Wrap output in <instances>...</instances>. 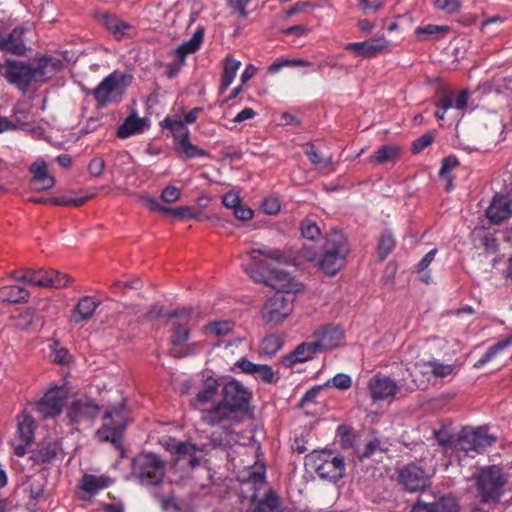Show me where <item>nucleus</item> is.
<instances>
[{
    "instance_id": "nucleus-1",
    "label": "nucleus",
    "mask_w": 512,
    "mask_h": 512,
    "mask_svg": "<svg viewBox=\"0 0 512 512\" xmlns=\"http://www.w3.org/2000/svg\"><path fill=\"white\" fill-rule=\"evenodd\" d=\"M240 481L250 484L254 490L251 496L253 512H282L280 498L272 489H266L263 497L259 496L260 490L266 486L264 464L256 463L253 467L243 471Z\"/></svg>"
},
{
    "instance_id": "nucleus-2",
    "label": "nucleus",
    "mask_w": 512,
    "mask_h": 512,
    "mask_svg": "<svg viewBox=\"0 0 512 512\" xmlns=\"http://www.w3.org/2000/svg\"><path fill=\"white\" fill-rule=\"evenodd\" d=\"M193 409L200 413V419L209 426L219 425L221 389L217 379L207 377L190 401Z\"/></svg>"
},
{
    "instance_id": "nucleus-3",
    "label": "nucleus",
    "mask_w": 512,
    "mask_h": 512,
    "mask_svg": "<svg viewBox=\"0 0 512 512\" xmlns=\"http://www.w3.org/2000/svg\"><path fill=\"white\" fill-rule=\"evenodd\" d=\"M252 394L240 382L232 380L221 388L219 425L233 421L239 413L248 410Z\"/></svg>"
},
{
    "instance_id": "nucleus-4",
    "label": "nucleus",
    "mask_w": 512,
    "mask_h": 512,
    "mask_svg": "<svg viewBox=\"0 0 512 512\" xmlns=\"http://www.w3.org/2000/svg\"><path fill=\"white\" fill-rule=\"evenodd\" d=\"M348 253L349 245L345 235L341 231L332 230L325 238L320 269L326 275L337 274L345 265Z\"/></svg>"
},
{
    "instance_id": "nucleus-5",
    "label": "nucleus",
    "mask_w": 512,
    "mask_h": 512,
    "mask_svg": "<svg viewBox=\"0 0 512 512\" xmlns=\"http://www.w3.org/2000/svg\"><path fill=\"white\" fill-rule=\"evenodd\" d=\"M475 481L482 502H498L505 492L508 476L500 466L492 465L481 468Z\"/></svg>"
},
{
    "instance_id": "nucleus-6",
    "label": "nucleus",
    "mask_w": 512,
    "mask_h": 512,
    "mask_svg": "<svg viewBox=\"0 0 512 512\" xmlns=\"http://www.w3.org/2000/svg\"><path fill=\"white\" fill-rule=\"evenodd\" d=\"M165 471V462L156 454L143 453L133 460V475L144 486H158L164 479Z\"/></svg>"
},
{
    "instance_id": "nucleus-7",
    "label": "nucleus",
    "mask_w": 512,
    "mask_h": 512,
    "mask_svg": "<svg viewBox=\"0 0 512 512\" xmlns=\"http://www.w3.org/2000/svg\"><path fill=\"white\" fill-rule=\"evenodd\" d=\"M127 409L121 403L108 409L103 415V423L96 431V438L101 442H111L116 447L121 445V437L126 428Z\"/></svg>"
},
{
    "instance_id": "nucleus-8",
    "label": "nucleus",
    "mask_w": 512,
    "mask_h": 512,
    "mask_svg": "<svg viewBox=\"0 0 512 512\" xmlns=\"http://www.w3.org/2000/svg\"><path fill=\"white\" fill-rule=\"evenodd\" d=\"M306 464L313 469L319 477L337 481L345 472L344 459L331 451H314L306 456Z\"/></svg>"
},
{
    "instance_id": "nucleus-9",
    "label": "nucleus",
    "mask_w": 512,
    "mask_h": 512,
    "mask_svg": "<svg viewBox=\"0 0 512 512\" xmlns=\"http://www.w3.org/2000/svg\"><path fill=\"white\" fill-rule=\"evenodd\" d=\"M496 439L486 428H463L457 440V450L479 454L495 443Z\"/></svg>"
},
{
    "instance_id": "nucleus-10",
    "label": "nucleus",
    "mask_w": 512,
    "mask_h": 512,
    "mask_svg": "<svg viewBox=\"0 0 512 512\" xmlns=\"http://www.w3.org/2000/svg\"><path fill=\"white\" fill-rule=\"evenodd\" d=\"M13 277L17 281L43 288H63L70 282L68 275L55 270L25 269L20 275H13Z\"/></svg>"
},
{
    "instance_id": "nucleus-11",
    "label": "nucleus",
    "mask_w": 512,
    "mask_h": 512,
    "mask_svg": "<svg viewBox=\"0 0 512 512\" xmlns=\"http://www.w3.org/2000/svg\"><path fill=\"white\" fill-rule=\"evenodd\" d=\"M294 296L292 294L276 293L269 298L263 309L262 318L270 324H279L293 311Z\"/></svg>"
},
{
    "instance_id": "nucleus-12",
    "label": "nucleus",
    "mask_w": 512,
    "mask_h": 512,
    "mask_svg": "<svg viewBox=\"0 0 512 512\" xmlns=\"http://www.w3.org/2000/svg\"><path fill=\"white\" fill-rule=\"evenodd\" d=\"M247 273L257 282H265L278 290L281 294H292L301 290V284L298 283L289 273L283 270H270L268 275L262 273H253L252 269L247 268Z\"/></svg>"
},
{
    "instance_id": "nucleus-13",
    "label": "nucleus",
    "mask_w": 512,
    "mask_h": 512,
    "mask_svg": "<svg viewBox=\"0 0 512 512\" xmlns=\"http://www.w3.org/2000/svg\"><path fill=\"white\" fill-rule=\"evenodd\" d=\"M167 316L176 319L173 323L170 343L174 348L181 347L188 340L190 327L195 324L197 315L192 308H183Z\"/></svg>"
},
{
    "instance_id": "nucleus-14",
    "label": "nucleus",
    "mask_w": 512,
    "mask_h": 512,
    "mask_svg": "<svg viewBox=\"0 0 512 512\" xmlns=\"http://www.w3.org/2000/svg\"><path fill=\"white\" fill-rule=\"evenodd\" d=\"M126 86L125 75L114 71L94 89L93 95L98 103L105 105L116 101L117 97L124 92Z\"/></svg>"
},
{
    "instance_id": "nucleus-15",
    "label": "nucleus",
    "mask_w": 512,
    "mask_h": 512,
    "mask_svg": "<svg viewBox=\"0 0 512 512\" xmlns=\"http://www.w3.org/2000/svg\"><path fill=\"white\" fill-rule=\"evenodd\" d=\"M367 389L373 402H392L401 390L397 381L381 373L369 379Z\"/></svg>"
},
{
    "instance_id": "nucleus-16",
    "label": "nucleus",
    "mask_w": 512,
    "mask_h": 512,
    "mask_svg": "<svg viewBox=\"0 0 512 512\" xmlns=\"http://www.w3.org/2000/svg\"><path fill=\"white\" fill-rule=\"evenodd\" d=\"M399 483L410 492L422 491L430 486L429 473L419 464L410 463L399 471Z\"/></svg>"
},
{
    "instance_id": "nucleus-17",
    "label": "nucleus",
    "mask_w": 512,
    "mask_h": 512,
    "mask_svg": "<svg viewBox=\"0 0 512 512\" xmlns=\"http://www.w3.org/2000/svg\"><path fill=\"white\" fill-rule=\"evenodd\" d=\"M66 399L67 390L55 386L49 389L36 403V408L43 418L55 417L62 412Z\"/></svg>"
},
{
    "instance_id": "nucleus-18",
    "label": "nucleus",
    "mask_w": 512,
    "mask_h": 512,
    "mask_svg": "<svg viewBox=\"0 0 512 512\" xmlns=\"http://www.w3.org/2000/svg\"><path fill=\"white\" fill-rule=\"evenodd\" d=\"M390 43L384 36H377L363 42H350L345 50L354 53L358 57L373 58L389 50Z\"/></svg>"
},
{
    "instance_id": "nucleus-19",
    "label": "nucleus",
    "mask_w": 512,
    "mask_h": 512,
    "mask_svg": "<svg viewBox=\"0 0 512 512\" xmlns=\"http://www.w3.org/2000/svg\"><path fill=\"white\" fill-rule=\"evenodd\" d=\"M6 78L19 89L26 91L32 82H35L33 66L21 61H8Z\"/></svg>"
},
{
    "instance_id": "nucleus-20",
    "label": "nucleus",
    "mask_w": 512,
    "mask_h": 512,
    "mask_svg": "<svg viewBox=\"0 0 512 512\" xmlns=\"http://www.w3.org/2000/svg\"><path fill=\"white\" fill-rule=\"evenodd\" d=\"M512 215V198L509 195L496 194L486 210V216L493 224H500Z\"/></svg>"
},
{
    "instance_id": "nucleus-21",
    "label": "nucleus",
    "mask_w": 512,
    "mask_h": 512,
    "mask_svg": "<svg viewBox=\"0 0 512 512\" xmlns=\"http://www.w3.org/2000/svg\"><path fill=\"white\" fill-rule=\"evenodd\" d=\"M343 338V332L332 325H326L313 333L314 347L318 352L330 350L337 347Z\"/></svg>"
},
{
    "instance_id": "nucleus-22",
    "label": "nucleus",
    "mask_w": 512,
    "mask_h": 512,
    "mask_svg": "<svg viewBox=\"0 0 512 512\" xmlns=\"http://www.w3.org/2000/svg\"><path fill=\"white\" fill-rule=\"evenodd\" d=\"M100 407L90 399H79L72 403L68 416L75 424L93 420L99 414Z\"/></svg>"
},
{
    "instance_id": "nucleus-23",
    "label": "nucleus",
    "mask_w": 512,
    "mask_h": 512,
    "mask_svg": "<svg viewBox=\"0 0 512 512\" xmlns=\"http://www.w3.org/2000/svg\"><path fill=\"white\" fill-rule=\"evenodd\" d=\"M24 28H15L8 35L0 34V51L15 55H24L27 47L23 35Z\"/></svg>"
},
{
    "instance_id": "nucleus-24",
    "label": "nucleus",
    "mask_w": 512,
    "mask_h": 512,
    "mask_svg": "<svg viewBox=\"0 0 512 512\" xmlns=\"http://www.w3.org/2000/svg\"><path fill=\"white\" fill-rule=\"evenodd\" d=\"M260 256H265L266 258L275 260L279 263L286 261L285 256L280 250L264 246L262 248L253 249L249 253L251 263L247 264L246 269L249 268L253 270V273H259L258 269L266 268V264L260 259Z\"/></svg>"
},
{
    "instance_id": "nucleus-25",
    "label": "nucleus",
    "mask_w": 512,
    "mask_h": 512,
    "mask_svg": "<svg viewBox=\"0 0 512 512\" xmlns=\"http://www.w3.org/2000/svg\"><path fill=\"white\" fill-rule=\"evenodd\" d=\"M35 82H44L54 76L63 66L61 60L53 57H43L32 64Z\"/></svg>"
},
{
    "instance_id": "nucleus-26",
    "label": "nucleus",
    "mask_w": 512,
    "mask_h": 512,
    "mask_svg": "<svg viewBox=\"0 0 512 512\" xmlns=\"http://www.w3.org/2000/svg\"><path fill=\"white\" fill-rule=\"evenodd\" d=\"M149 128V120L139 117L132 112L117 129V136L126 139L130 136L140 134Z\"/></svg>"
},
{
    "instance_id": "nucleus-27",
    "label": "nucleus",
    "mask_w": 512,
    "mask_h": 512,
    "mask_svg": "<svg viewBox=\"0 0 512 512\" xmlns=\"http://www.w3.org/2000/svg\"><path fill=\"white\" fill-rule=\"evenodd\" d=\"M174 460L176 463H186L190 467H195L201 459V450L190 442H179L174 449Z\"/></svg>"
},
{
    "instance_id": "nucleus-28",
    "label": "nucleus",
    "mask_w": 512,
    "mask_h": 512,
    "mask_svg": "<svg viewBox=\"0 0 512 512\" xmlns=\"http://www.w3.org/2000/svg\"><path fill=\"white\" fill-rule=\"evenodd\" d=\"M114 480L107 474H84L79 482V487L89 495H95L99 491L108 488Z\"/></svg>"
},
{
    "instance_id": "nucleus-29",
    "label": "nucleus",
    "mask_w": 512,
    "mask_h": 512,
    "mask_svg": "<svg viewBox=\"0 0 512 512\" xmlns=\"http://www.w3.org/2000/svg\"><path fill=\"white\" fill-rule=\"evenodd\" d=\"M102 22L105 28L118 40L124 37H132L135 34V28L130 23L115 15H104Z\"/></svg>"
},
{
    "instance_id": "nucleus-30",
    "label": "nucleus",
    "mask_w": 512,
    "mask_h": 512,
    "mask_svg": "<svg viewBox=\"0 0 512 512\" xmlns=\"http://www.w3.org/2000/svg\"><path fill=\"white\" fill-rule=\"evenodd\" d=\"M317 353L319 352L316 347H314V343L312 341L303 342L284 358L283 364L286 367H292L296 363H302L312 359Z\"/></svg>"
},
{
    "instance_id": "nucleus-31",
    "label": "nucleus",
    "mask_w": 512,
    "mask_h": 512,
    "mask_svg": "<svg viewBox=\"0 0 512 512\" xmlns=\"http://www.w3.org/2000/svg\"><path fill=\"white\" fill-rule=\"evenodd\" d=\"M99 304L100 302L96 301L91 296L82 297L73 311L74 322L80 323L84 320L90 319L94 315Z\"/></svg>"
},
{
    "instance_id": "nucleus-32",
    "label": "nucleus",
    "mask_w": 512,
    "mask_h": 512,
    "mask_svg": "<svg viewBox=\"0 0 512 512\" xmlns=\"http://www.w3.org/2000/svg\"><path fill=\"white\" fill-rule=\"evenodd\" d=\"M160 125L163 129L170 130V133L174 139V146L190 137V132L186 127V124L180 118H173L168 116L161 122Z\"/></svg>"
},
{
    "instance_id": "nucleus-33",
    "label": "nucleus",
    "mask_w": 512,
    "mask_h": 512,
    "mask_svg": "<svg viewBox=\"0 0 512 512\" xmlns=\"http://www.w3.org/2000/svg\"><path fill=\"white\" fill-rule=\"evenodd\" d=\"M30 298V292L18 285H8L0 288V300L3 302L18 304L26 303Z\"/></svg>"
},
{
    "instance_id": "nucleus-34",
    "label": "nucleus",
    "mask_w": 512,
    "mask_h": 512,
    "mask_svg": "<svg viewBox=\"0 0 512 512\" xmlns=\"http://www.w3.org/2000/svg\"><path fill=\"white\" fill-rule=\"evenodd\" d=\"M204 38V29L198 28L190 40L182 43L176 49V57L181 64L184 63L185 58L188 54L195 53L201 46Z\"/></svg>"
},
{
    "instance_id": "nucleus-35",
    "label": "nucleus",
    "mask_w": 512,
    "mask_h": 512,
    "mask_svg": "<svg viewBox=\"0 0 512 512\" xmlns=\"http://www.w3.org/2000/svg\"><path fill=\"white\" fill-rule=\"evenodd\" d=\"M241 66V62L227 56L223 60V73H222V79L219 87V93L223 94L228 87L232 84L234 81L237 72Z\"/></svg>"
},
{
    "instance_id": "nucleus-36",
    "label": "nucleus",
    "mask_w": 512,
    "mask_h": 512,
    "mask_svg": "<svg viewBox=\"0 0 512 512\" xmlns=\"http://www.w3.org/2000/svg\"><path fill=\"white\" fill-rule=\"evenodd\" d=\"M59 451L60 446L56 441H45L32 452V459L37 463L51 462L56 458Z\"/></svg>"
},
{
    "instance_id": "nucleus-37",
    "label": "nucleus",
    "mask_w": 512,
    "mask_h": 512,
    "mask_svg": "<svg viewBox=\"0 0 512 512\" xmlns=\"http://www.w3.org/2000/svg\"><path fill=\"white\" fill-rule=\"evenodd\" d=\"M34 428L35 424L32 416L27 412H23L18 417L19 440L26 445H30L34 439Z\"/></svg>"
},
{
    "instance_id": "nucleus-38",
    "label": "nucleus",
    "mask_w": 512,
    "mask_h": 512,
    "mask_svg": "<svg viewBox=\"0 0 512 512\" xmlns=\"http://www.w3.org/2000/svg\"><path fill=\"white\" fill-rule=\"evenodd\" d=\"M174 149L180 156L186 159L209 156V153L206 150L192 144L190 137L179 142V144H176Z\"/></svg>"
},
{
    "instance_id": "nucleus-39",
    "label": "nucleus",
    "mask_w": 512,
    "mask_h": 512,
    "mask_svg": "<svg viewBox=\"0 0 512 512\" xmlns=\"http://www.w3.org/2000/svg\"><path fill=\"white\" fill-rule=\"evenodd\" d=\"M512 344V336H509L491 346L485 354L474 364L475 368H481L491 361L497 354L507 349Z\"/></svg>"
},
{
    "instance_id": "nucleus-40",
    "label": "nucleus",
    "mask_w": 512,
    "mask_h": 512,
    "mask_svg": "<svg viewBox=\"0 0 512 512\" xmlns=\"http://www.w3.org/2000/svg\"><path fill=\"white\" fill-rule=\"evenodd\" d=\"M399 148L395 145H384L377 149L371 156V161L375 164H383L394 161L398 158Z\"/></svg>"
},
{
    "instance_id": "nucleus-41",
    "label": "nucleus",
    "mask_w": 512,
    "mask_h": 512,
    "mask_svg": "<svg viewBox=\"0 0 512 512\" xmlns=\"http://www.w3.org/2000/svg\"><path fill=\"white\" fill-rule=\"evenodd\" d=\"M386 450L385 442L377 436L375 431L372 432L370 440L365 445L362 451H358L360 459L369 458L376 452H383Z\"/></svg>"
},
{
    "instance_id": "nucleus-42",
    "label": "nucleus",
    "mask_w": 512,
    "mask_h": 512,
    "mask_svg": "<svg viewBox=\"0 0 512 512\" xmlns=\"http://www.w3.org/2000/svg\"><path fill=\"white\" fill-rule=\"evenodd\" d=\"M433 512H459L460 506L454 496L447 495L440 497L436 502L429 503Z\"/></svg>"
},
{
    "instance_id": "nucleus-43",
    "label": "nucleus",
    "mask_w": 512,
    "mask_h": 512,
    "mask_svg": "<svg viewBox=\"0 0 512 512\" xmlns=\"http://www.w3.org/2000/svg\"><path fill=\"white\" fill-rule=\"evenodd\" d=\"M305 155L308 159L316 165L320 170H331L332 169V161L329 157H323L314 147V145H309L305 149Z\"/></svg>"
},
{
    "instance_id": "nucleus-44",
    "label": "nucleus",
    "mask_w": 512,
    "mask_h": 512,
    "mask_svg": "<svg viewBox=\"0 0 512 512\" xmlns=\"http://www.w3.org/2000/svg\"><path fill=\"white\" fill-rule=\"evenodd\" d=\"M283 345V339L280 335L270 334L261 341V351L266 355L276 354Z\"/></svg>"
},
{
    "instance_id": "nucleus-45",
    "label": "nucleus",
    "mask_w": 512,
    "mask_h": 512,
    "mask_svg": "<svg viewBox=\"0 0 512 512\" xmlns=\"http://www.w3.org/2000/svg\"><path fill=\"white\" fill-rule=\"evenodd\" d=\"M448 30L449 28L447 26L427 24L417 27L415 34L418 41H426L431 39L435 34L446 33Z\"/></svg>"
},
{
    "instance_id": "nucleus-46",
    "label": "nucleus",
    "mask_w": 512,
    "mask_h": 512,
    "mask_svg": "<svg viewBox=\"0 0 512 512\" xmlns=\"http://www.w3.org/2000/svg\"><path fill=\"white\" fill-rule=\"evenodd\" d=\"M296 66H310V63L304 59H288V58H278L276 59L269 67L268 71L270 73H277L284 67H296Z\"/></svg>"
},
{
    "instance_id": "nucleus-47",
    "label": "nucleus",
    "mask_w": 512,
    "mask_h": 512,
    "mask_svg": "<svg viewBox=\"0 0 512 512\" xmlns=\"http://www.w3.org/2000/svg\"><path fill=\"white\" fill-rule=\"evenodd\" d=\"M234 323L228 320L214 321L206 326V331L214 336H224L232 331Z\"/></svg>"
},
{
    "instance_id": "nucleus-48",
    "label": "nucleus",
    "mask_w": 512,
    "mask_h": 512,
    "mask_svg": "<svg viewBox=\"0 0 512 512\" xmlns=\"http://www.w3.org/2000/svg\"><path fill=\"white\" fill-rule=\"evenodd\" d=\"M395 239L392 234L389 232L382 233L379 244H378V253L381 259L386 258L392 250L395 248Z\"/></svg>"
},
{
    "instance_id": "nucleus-49",
    "label": "nucleus",
    "mask_w": 512,
    "mask_h": 512,
    "mask_svg": "<svg viewBox=\"0 0 512 512\" xmlns=\"http://www.w3.org/2000/svg\"><path fill=\"white\" fill-rule=\"evenodd\" d=\"M252 375L255 379L262 380L267 384L275 383L277 381L271 366L265 364H257Z\"/></svg>"
},
{
    "instance_id": "nucleus-50",
    "label": "nucleus",
    "mask_w": 512,
    "mask_h": 512,
    "mask_svg": "<svg viewBox=\"0 0 512 512\" xmlns=\"http://www.w3.org/2000/svg\"><path fill=\"white\" fill-rule=\"evenodd\" d=\"M90 197H79V198H71L67 196H59V197H52L51 203L54 205L59 206H66V207H80L84 203H86L89 200Z\"/></svg>"
},
{
    "instance_id": "nucleus-51",
    "label": "nucleus",
    "mask_w": 512,
    "mask_h": 512,
    "mask_svg": "<svg viewBox=\"0 0 512 512\" xmlns=\"http://www.w3.org/2000/svg\"><path fill=\"white\" fill-rule=\"evenodd\" d=\"M302 236L309 240H315L320 235V228L310 219H305L301 222Z\"/></svg>"
},
{
    "instance_id": "nucleus-52",
    "label": "nucleus",
    "mask_w": 512,
    "mask_h": 512,
    "mask_svg": "<svg viewBox=\"0 0 512 512\" xmlns=\"http://www.w3.org/2000/svg\"><path fill=\"white\" fill-rule=\"evenodd\" d=\"M32 181L51 176L48 173V167L44 160L38 159L30 166Z\"/></svg>"
},
{
    "instance_id": "nucleus-53",
    "label": "nucleus",
    "mask_w": 512,
    "mask_h": 512,
    "mask_svg": "<svg viewBox=\"0 0 512 512\" xmlns=\"http://www.w3.org/2000/svg\"><path fill=\"white\" fill-rule=\"evenodd\" d=\"M459 165L456 157L448 156L443 159L440 169V176L448 180V186L451 185L450 172Z\"/></svg>"
},
{
    "instance_id": "nucleus-54",
    "label": "nucleus",
    "mask_w": 512,
    "mask_h": 512,
    "mask_svg": "<svg viewBox=\"0 0 512 512\" xmlns=\"http://www.w3.org/2000/svg\"><path fill=\"white\" fill-rule=\"evenodd\" d=\"M30 110V106L26 104H19L14 108V117L18 125L24 126L29 123Z\"/></svg>"
},
{
    "instance_id": "nucleus-55",
    "label": "nucleus",
    "mask_w": 512,
    "mask_h": 512,
    "mask_svg": "<svg viewBox=\"0 0 512 512\" xmlns=\"http://www.w3.org/2000/svg\"><path fill=\"white\" fill-rule=\"evenodd\" d=\"M428 365L431 367L432 373L437 377H446L452 374L454 370L453 365L443 364L437 360L430 361Z\"/></svg>"
},
{
    "instance_id": "nucleus-56",
    "label": "nucleus",
    "mask_w": 512,
    "mask_h": 512,
    "mask_svg": "<svg viewBox=\"0 0 512 512\" xmlns=\"http://www.w3.org/2000/svg\"><path fill=\"white\" fill-rule=\"evenodd\" d=\"M433 3L437 9L448 14L456 13L460 9L459 0H433Z\"/></svg>"
},
{
    "instance_id": "nucleus-57",
    "label": "nucleus",
    "mask_w": 512,
    "mask_h": 512,
    "mask_svg": "<svg viewBox=\"0 0 512 512\" xmlns=\"http://www.w3.org/2000/svg\"><path fill=\"white\" fill-rule=\"evenodd\" d=\"M434 137L431 133H425L416 140H414L412 144V151L414 153H419L426 147L432 144Z\"/></svg>"
},
{
    "instance_id": "nucleus-58",
    "label": "nucleus",
    "mask_w": 512,
    "mask_h": 512,
    "mask_svg": "<svg viewBox=\"0 0 512 512\" xmlns=\"http://www.w3.org/2000/svg\"><path fill=\"white\" fill-rule=\"evenodd\" d=\"M181 197V191L175 186H167L161 193V199L166 203H174Z\"/></svg>"
},
{
    "instance_id": "nucleus-59",
    "label": "nucleus",
    "mask_w": 512,
    "mask_h": 512,
    "mask_svg": "<svg viewBox=\"0 0 512 512\" xmlns=\"http://www.w3.org/2000/svg\"><path fill=\"white\" fill-rule=\"evenodd\" d=\"M352 380L347 374H337L332 378V385L340 390H347L351 387Z\"/></svg>"
},
{
    "instance_id": "nucleus-60",
    "label": "nucleus",
    "mask_w": 512,
    "mask_h": 512,
    "mask_svg": "<svg viewBox=\"0 0 512 512\" xmlns=\"http://www.w3.org/2000/svg\"><path fill=\"white\" fill-rule=\"evenodd\" d=\"M437 107L439 109L435 112V117L438 118L439 120H443L445 112L452 107V99L450 98V96H443L437 103Z\"/></svg>"
},
{
    "instance_id": "nucleus-61",
    "label": "nucleus",
    "mask_w": 512,
    "mask_h": 512,
    "mask_svg": "<svg viewBox=\"0 0 512 512\" xmlns=\"http://www.w3.org/2000/svg\"><path fill=\"white\" fill-rule=\"evenodd\" d=\"M262 207L265 213L273 215L279 212L281 206L277 198L268 197L263 200Z\"/></svg>"
},
{
    "instance_id": "nucleus-62",
    "label": "nucleus",
    "mask_w": 512,
    "mask_h": 512,
    "mask_svg": "<svg viewBox=\"0 0 512 512\" xmlns=\"http://www.w3.org/2000/svg\"><path fill=\"white\" fill-rule=\"evenodd\" d=\"M251 0H228V5L236 12L240 14L242 18H246L247 13V6Z\"/></svg>"
},
{
    "instance_id": "nucleus-63",
    "label": "nucleus",
    "mask_w": 512,
    "mask_h": 512,
    "mask_svg": "<svg viewBox=\"0 0 512 512\" xmlns=\"http://www.w3.org/2000/svg\"><path fill=\"white\" fill-rule=\"evenodd\" d=\"M104 168L105 162L101 158H93L88 165L89 173L94 177L102 175Z\"/></svg>"
},
{
    "instance_id": "nucleus-64",
    "label": "nucleus",
    "mask_w": 512,
    "mask_h": 512,
    "mask_svg": "<svg viewBox=\"0 0 512 512\" xmlns=\"http://www.w3.org/2000/svg\"><path fill=\"white\" fill-rule=\"evenodd\" d=\"M234 215L239 220L247 221L252 219L254 212L251 208L240 204L234 209Z\"/></svg>"
}]
</instances>
